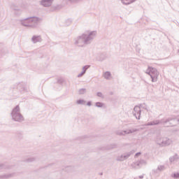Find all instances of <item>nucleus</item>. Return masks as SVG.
<instances>
[{
	"mask_svg": "<svg viewBox=\"0 0 179 179\" xmlns=\"http://www.w3.org/2000/svg\"><path fill=\"white\" fill-rule=\"evenodd\" d=\"M15 15H22V10L19 8L14 9Z\"/></svg>",
	"mask_w": 179,
	"mask_h": 179,
	"instance_id": "23",
	"label": "nucleus"
},
{
	"mask_svg": "<svg viewBox=\"0 0 179 179\" xmlns=\"http://www.w3.org/2000/svg\"><path fill=\"white\" fill-rule=\"evenodd\" d=\"M95 106H96V107L101 108V107H103L104 103H101V102H96Z\"/></svg>",
	"mask_w": 179,
	"mask_h": 179,
	"instance_id": "25",
	"label": "nucleus"
},
{
	"mask_svg": "<svg viewBox=\"0 0 179 179\" xmlns=\"http://www.w3.org/2000/svg\"><path fill=\"white\" fill-rule=\"evenodd\" d=\"M11 117L13 121H17V122H22V121L24 120L23 115L20 114V107H19V105L13 109Z\"/></svg>",
	"mask_w": 179,
	"mask_h": 179,
	"instance_id": "4",
	"label": "nucleus"
},
{
	"mask_svg": "<svg viewBox=\"0 0 179 179\" xmlns=\"http://www.w3.org/2000/svg\"><path fill=\"white\" fill-rule=\"evenodd\" d=\"M145 73L150 75L152 82H156L157 78H159V72L157 70L152 67H148V69L146 70Z\"/></svg>",
	"mask_w": 179,
	"mask_h": 179,
	"instance_id": "5",
	"label": "nucleus"
},
{
	"mask_svg": "<svg viewBox=\"0 0 179 179\" xmlns=\"http://www.w3.org/2000/svg\"><path fill=\"white\" fill-rule=\"evenodd\" d=\"M134 153H135L134 151H131L122 155H119L116 158V160L117 162H124V160H127V159H128L131 155H134Z\"/></svg>",
	"mask_w": 179,
	"mask_h": 179,
	"instance_id": "8",
	"label": "nucleus"
},
{
	"mask_svg": "<svg viewBox=\"0 0 179 179\" xmlns=\"http://www.w3.org/2000/svg\"><path fill=\"white\" fill-rule=\"evenodd\" d=\"M14 173H7L3 175H0V179H8V178H12L13 177Z\"/></svg>",
	"mask_w": 179,
	"mask_h": 179,
	"instance_id": "11",
	"label": "nucleus"
},
{
	"mask_svg": "<svg viewBox=\"0 0 179 179\" xmlns=\"http://www.w3.org/2000/svg\"><path fill=\"white\" fill-rule=\"evenodd\" d=\"M145 73L150 75L152 82H156L157 78H159V72L157 70L152 67H148V69L146 70Z\"/></svg>",
	"mask_w": 179,
	"mask_h": 179,
	"instance_id": "6",
	"label": "nucleus"
},
{
	"mask_svg": "<svg viewBox=\"0 0 179 179\" xmlns=\"http://www.w3.org/2000/svg\"><path fill=\"white\" fill-rule=\"evenodd\" d=\"M87 106H88L89 107H90V106H92V102L91 101H88L87 103Z\"/></svg>",
	"mask_w": 179,
	"mask_h": 179,
	"instance_id": "32",
	"label": "nucleus"
},
{
	"mask_svg": "<svg viewBox=\"0 0 179 179\" xmlns=\"http://www.w3.org/2000/svg\"><path fill=\"white\" fill-rule=\"evenodd\" d=\"M136 111H137V114L136 115V120H141V108L139 106H136Z\"/></svg>",
	"mask_w": 179,
	"mask_h": 179,
	"instance_id": "15",
	"label": "nucleus"
},
{
	"mask_svg": "<svg viewBox=\"0 0 179 179\" xmlns=\"http://www.w3.org/2000/svg\"><path fill=\"white\" fill-rule=\"evenodd\" d=\"M115 134L116 135H119V136H124V131H116Z\"/></svg>",
	"mask_w": 179,
	"mask_h": 179,
	"instance_id": "22",
	"label": "nucleus"
},
{
	"mask_svg": "<svg viewBox=\"0 0 179 179\" xmlns=\"http://www.w3.org/2000/svg\"><path fill=\"white\" fill-rule=\"evenodd\" d=\"M77 104H80L81 106H85V104H86V101L83 100V99H79L76 101Z\"/></svg>",
	"mask_w": 179,
	"mask_h": 179,
	"instance_id": "19",
	"label": "nucleus"
},
{
	"mask_svg": "<svg viewBox=\"0 0 179 179\" xmlns=\"http://www.w3.org/2000/svg\"><path fill=\"white\" fill-rule=\"evenodd\" d=\"M36 160V158H34V157H30V158H29L28 159H27V162H29V163H30V162H34Z\"/></svg>",
	"mask_w": 179,
	"mask_h": 179,
	"instance_id": "27",
	"label": "nucleus"
},
{
	"mask_svg": "<svg viewBox=\"0 0 179 179\" xmlns=\"http://www.w3.org/2000/svg\"><path fill=\"white\" fill-rule=\"evenodd\" d=\"M139 178H143V175L140 176Z\"/></svg>",
	"mask_w": 179,
	"mask_h": 179,
	"instance_id": "33",
	"label": "nucleus"
},
{
	"mask_svg": "<svg viewBox=\"0 0 179 179\" xmlns=\"http://www.w3.org/2000/svg\"><path fill=\"white\" fill-rule=\"evenodd\" d=\"M134 2H135V0H122L123 5H131V3H134Z\"/></svg>",
	"mask_w": 179,
	"mask_h": 179,
	"instance_id": "17",
	"label": "nucleus"
},
{
	"mask_svg": "<svg viewBox=\"0 0 179 179\" xmlns=\"http://www.w3.org/2000/svg\"><path fill=\"white\" fill-rule=\"evenodd\" d=\"M113 148H117V145H115Z\"/></svg>",
	"mask_w": 179,
	"mask_h": 179,
	"instance_id": "34",
	"label": "nucleus"
},
{
	"mask_svg": "<svg viewBox=\"0 0 179 179\" xmlns=\"http://www.w3.org/2000/svg\"><path fill=\"white\" fill-rule=\"evenodd\" d=\"M53 2L54 0H41L39 4L43 8H50V6H52Z\"/></svg>",
	"mask_w": 179,
	"mask_h": 179,
	"instance_id": "9",
	"label": "nucleus"
},
{
	"mask_svg": "<svg viewBox=\"0 0 179 179\" xmlns=\"http://www.w3.org/2000/svg\"><path fill=\"white\" fill-rule=\"evenodd\" d=\"M79 94H85L86 93V89L82 88L78 91Z\"/></svg>",
	"mask_w": 179,
	"mask_h": 179,
	"instance_id": "24",
	"label": "nucleus"
},
{
	"mask_svg": "<svg viewBox=\"0 0 179 179\" xmlns=\"http://www.w3.org/2000/svg\"><path fill=\"white\" fill-rule=\"evenodd\" d=\"M22 26H24V27H31L34 29V27H37L38 25V17H30L23 20H20Z\"/></svg>",
	"mask_w": 179,
	"mask_h": 179,
	"instance_id": "2",
	"label": "nucleus"
},
{
	"mask_svg": "<svg viewBox=\"0 0 179 179\" xmlns=\"http://www.w3.org/2000/svg\"><path fill=\"white\" fill-rule=\"evenodd\" d=\"M134 132H135V129H126L123 131V136L124 135H128L129 134H134Z\"/></svg>",
	"mask_w": 179,
	"mask_h": 179,
	"instance_id": "16",
	"label": "nucleus"
},
{
	"mask_svg": "<svg viewBox=\"0 0 179 179\" xmlns=\"http://www.w3.org/2000/svg\"><path fill=\"white\" fill-rule=\"evenodd\" d=\"M103 76L104 79L110 80V79H111V73L110 71H106L103 73Z\"/></svg>",
	"mask_w": 179,
	"mask_h": 179,
	"instance_id": "13",
	"label": "nucleus"
},
{
	"mask_svg": "<svg viewBox=\"0 0 179 179\" xmlns=\"http://www.w3.org/2000/svg\"><path fill=\"white\" fill-rule=\"evenodd\" d=\"M96 36H97V31H87L74 38V44L77 47H85V45L91 44L92 41L96 38Z\"/></svg>",
	"mask_w": 179,
	"mask_h": 179,
	"instance_id": "1",
	"label": "nucleus"
},
{
	"mask_svg": "<svg viewBox=\"0 0 179 179\" xmlns=\"http://www.w3.org/2000/svg\"><path fill=\"white\" fill-rule=\"evenodd\" d=\"M157 170L159 171H164V170H166V166H164V165H159L157 167Z\"/></svg>",
	"mask_w": 179,
	"mask_h": 179,
	"instance_id": "21",
	"label": "nucleus"
},
{
	"mask_svg": "<svg viewBox=\"0 0 179 179\" xmlns=\"http://www.w3.org/2000/svg\"><path fill=\"white\" fill-rule=\"evenodd\" d=\"M43 39H41V36H34L31 38V41L34 43V44H36V43H41Z\"/></svg>",
	"mask_w": 179,
	"mask_h": 179,
	"instance_id": "10",
	"label": "nucleus"
},
{
	"mask_svg": "<svg viewBox=\"0 0 179 179\" xmlns=\"http://www.w3.org/2000/svg\"><path fill=\"white\" fill-rule=\"evenodd\" d=\"M89 68H90V66H84L83 67V72H84V73H86V71H87Z\"/></svg>",
	"mask_w": 179,
	"mask_h": 179,
	"instance_id": "26",
	"label": "nucleus"
},
{
	"mask_svg": "<svg viewBox=\"0 0 179 179\" xmlns=\"http://www.w3.org/2000/svg\"><path fill=\"white\" fill-rule=\"evenodd\" d=\"M141 152H137L136 153L135 157H138V156H141Z\"/></svg>",
	"mask_w": 179,
	"mask_h": 179,
	"instance_id": "31",
	"label": "nucleus"
},
{
	"mask_svg": "<svg viewBox=\"0 0 179 179\" xmlns=\"http://www.w3.org/2000/svg\"><path fill=\"white\" fill-rule=\"evenodd\" d=\"M134 110H135V108H134Z\"/></svg>",
	"mask_w": 179,
	"mask_h": 179,
	"instance_id": "35",
	"label": "nucleus"
},
{
	"mask_svg": "<svg viewBox=\"0 0 179 179\" xmlns=\"http://www.w3.org/2000/svg\"><path fill=\"white\" fill-rule=\"evenodd\" d=\"M69 2H72L73 3H75L76 2H80V1H83V0H69Z\"/></svg>",
	"mask_w": 179,
	"mask_h": 179,
	"instance_id": "28",
	"label": "nucleus"
},
{
	"mask_svg": "<svg viewBox=\"0 0 179 179\" xmlns=\"http://www.w3.org/2000/svg\"><path fill=\"white\" fill-rule=\"evenodd\" d=\"M9 169V167L5 164H0V171H2L3 170H6Z\"/></svg>",
	"mask_w": 179,
	"mask_h": 179,
	"instance_id": "20",
	"label": "nucleus"
},
{
	"mask_svg": "<svg viewBox=\"0 0 179 179\" xmlns=\"http://www.w3.org/2000/svg\"><path fill=\"white\" fill-rule=\"evenodd\" d=\"M84 73H85V71H82L80 73H79V74L77 76V77L81 78V76H83Z\"/></svg>",
	"mask_w": 179,
	"mask_h": 179,
	"instance_id": "30",
	"label": "nucleus"
},
{
	"mask_svg": "<svg viewBox=\"0 0 179 179\" xmlns=\"http://www.w3.org/2000/svg\"><path fill=\"white\" fill-rule=\"evenodd\" d=\"M178 159H179L178 155L175 154L173 156L169 158V162L171 163H174V162H178Z\"/></svg>",
	"mask_w": 179,
	"mask_h": 179,
	"instance_id": "12",
	"label": "nucleus"
},
{
	"mask_svg": "<svg viewBox=\"0 0 179 179\" xmlns=\"http://www.w3.org/2000/svg\"><path fill=\"white\" fill-rule=\"evenodd\" d=\"M136 164L138 167H142V166H146L147 162L144 159H141L140 161L136 162Z\"/></svg>",
	"mask_w": 179,
	"mask_h": 179,
	"instance_id": "14",
	"label": "nucleus"
},
{
	"mask_svg": "<svg viewBox=\"0 0 179 179\" xmlns=\"http://www.w3.org/2000/svg\"><path fill=\"white\" fill-rule=\"evenodd\" d=\"M170 121H171V119H162L161 120H154L152 122H148L146 125V127H149L150 125H159V124H167V122H170Z\"/></svg>",
	"mask_w": 179,
	"mask_h": 179,
	"instance_id": "7",
	"label": "nucleus"
},
{
	"mask_svg": "<svg viewBox=\"0 0 179 179\" xmlns=\"http://www.w3.org/2000/svg\"><path fill=\"white\" fill-rule=\"evenodd\" d=\"M178 122H179V119H178Z\"/></svg>",
	"mask_w": 179,
	"mask_h": 179,
	"instance_id": "36",
	"label": "nucleus"
},
{
	"mask_svg": "<svg viewBox=\"0 0 179 179\" xmlns=\"http://www.w3.org/2000/svg\"><path fill=\"white\" fill-rule=\"evenodd\" d=\"M155 142L160 148H165L166 146H170L173 143V140L169 137L158 135L155 137Z\"/></svg>",
	"mask_w": 179,
	"mask_h": 179,
	"instance_id": "3",
	"label": "nucleus"
},
{
	"mask_svg": "<svg viewBox=\"0 0 179 179\" xmlns=\"http://www.w3.org/2000/svg\"><path fill=\"white\" fill-rule=\"evenodd\" d=\"M96 96H98V97H101L102 99L103 98V93L101 92H97Z\"/></svg>",
	"mask_w": 179,
	"mask_h": 179,
	"instance_id": "29",
	"label": "nucleus"
},
{
	"mask_svg": "<svg viewBox=\"0 0 179 179\" xmlns=\"http://www.w3.org/2000/svg\"><path fill=\"white\" fill-rule=\"evenodd\" d=\"M171 178L179 179V172L173 173L171 175Z\"/></svg>",
	"mask_w": 179,
	"mask_h": 179,
	"instance_id": "18",
	"label": "nucleus"
}]
</instances>
